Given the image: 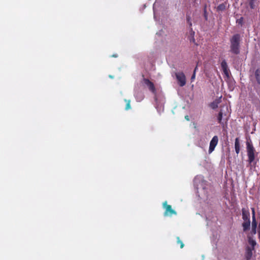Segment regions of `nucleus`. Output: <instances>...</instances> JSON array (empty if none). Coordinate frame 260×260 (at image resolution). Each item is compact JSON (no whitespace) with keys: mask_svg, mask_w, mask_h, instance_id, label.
I'll return each mask as SVG.
<instances>
[{"mask_svg":"<svg viewBox=\"0 0 260 260\" xmlns=\"http://www.w3.org/2000/svg\"><path fill=\"white\" fill-rule=\"evenodd\" d=\"M218 138L217 136H214L210 142L209 148V153H211L212 152L214 149L215 147L218 144Z\"/></svg>","mask_w":260,"mask_h":260,"instance_id":"obj_6","label":"nucleus"},{"mask_svg":"<svg viewBox=\"0 0 260 260\" xmlns=\"http://www.w3.org/2000/svg\"><path fill=\"white\" fill-rule=\"evenodd\" d=\"M211 107L213 109H216L218 107V103L215 102L212 103L211 104Z\"/></svg>","mask_w":260,"mask_h":260,"instance_id":"obj_21","label":"nucleus"},{"mask_svg":"<svg viewBox=\"0 0 260 260\" xmlns=\"http://www.w3.org/2000/svg\"><path fill=\"white\" fill-rule=\"evenodd\" d=\"M248 242H249V244L252 246V248L254 249V246L256 244V243L255 241L253 240L252 238L249 237L248 238Z\"/></svg>","mask_w":260,"mask_h":260,"instance_id":"obj_15","label":"nucleus"},{"mask_svg":"<svg viewBox=\"0 0 260 260\" xmlns=\"http://www.w3.org/2000/svg\"><path fill=\"white\" fill-rule=\"evenodd\" d=\"M252 210V223H251V233L252 234H256L257 228V221L255 218V209L254 208H251Z\"/></svg>","mask_w":260,"mask_h":260,"instance_id":"obj_5","label":"nucleus"},{"mask_svg":"<svg viewBox=\"0 0 260 260\" xmlns=\"http://www.w3.org/2000/svg\"><path fill=\"white\" fill-rule=\"evenodd\" d=\"M177 242L178 244H179L180 245L181 248H183L184 245L183 242L180 239V238L179 237H177Z\"/></svg>","mask_w":260,"mask_h":260,"instance_id":"obj_20","label":"nucleus"},{"mask_svg":"<svg viewBox=\"0 0 260 260\" xmlns=\"http://www.w3.org/2000/svg\"><path fill=\"white\" fill-rule=\"evenodd\" d=\"M143 81L145 84L148 87L149 89L153 93H154L156 90L154 84L148 79L144 78Z\"/></svg>","mask_w":260,"mask_h":260,"instance_id":"obj_7","label":"nucleus"},{"mask_svg":"<svg viewBox=\"0 0 260 260\" xmlns=\"http://www.w3.org/2000/svg\"><path fill=\"white\" fill-rule=\"evenodd\" d=\"M221 67L222 70L226 71V69H228V66L227 63L225 60L222 61L221 63Z\"/></svg>","mask_w":260,"mask_h":260,"instance_id":"obj_14","label":"nucleus"},{"mask_svg":"<svg viewBox=\"0 0 260 260\" xmlns=\"http://www.w3.org/2000/svg\"><path fill=\"white\" fill-rule=\"evenodd\" d=\"M256 80L258 84L260 85V69H257L254 73Z\"/></svg>","mask_w":260,"mask_h":260,"instance_id":"obj_11","label":"nucleus"},{"mask_svg":"<svg viewBox=\"0 0 260 260\" xmlns=\"http://www.w3.org/2000/svg\"><path fill=\"white\" fill-rule=\"evenodd\" d=\"M163 208L165 209L164 212V216H171L173 215H176L177 212L172 209L171 205H168L167 202L165 201L162 204Z\"/></svg>","mask_w":260,"mask_h":260,"instance_id":"obj_3","label":"nucleus"},{"mask_svg":"<svg viewBox=\"0 0 260 260\" xmlns=\"http://www.w3.org/2000/svg\"><path fill=\"white\" fill-rule=\"evenodd\" d=\"M117 54H113L112 56V57H117Z\"/></svg>","mask_w":260,"mask_h":260,"instance_id":"obj_26","label":"nucleus"},{"mask_svg":"<svg viewBox=\"0 0 260 260\" xmlns=\"http://www.w3.org/2000/svg\"><path fill=\"white\" fill-rule=\"evenodd\" d=\"M125 102L126 103V105L125 109L126 110H128L131 109V104H130L131 101H130V100H125Z\"/></svg>","mask_w":260,"mask_h":260,"instance_id":"obj_19","label":"nucleus"},{"mask_svg":"<svg viewBox=\"0 0 260 260\" xmlns=\"http://www.w3.org/2000/svg\"><path fill=\"white\" fill-rule=\"evenodd\" d=\"M186 20H187V23L188 24L189 27H190V29H191V31H192V29L191 27V26H192V23H191V17H190V16H189V15H187V16H186Z\"/></svg>","mask_w":260,"mask_h":260,"instance_id":"obj_17","label":"nucleus"},{"mask_svg":"<svg viewBox=\"0 0 260 260\" xmlns=\"http://www.w3.org/2000/svg\"><path fill=\"white\" fill-rule=\"evenodd\" d=\"M225 9V5L224 4H220L219 6H218L217 8V10L218 11H223Z\"/></svg>","mask_w":260,"mask_h":260,"instance_id":"obj_18","label":"nucleus"},{"mask_svg":"<svg viewBox=\"0 0 260 260\" xmlns=\"http://www.w3.org/2000/svg\"><path fill=\"white\" fill-rule=\"evenodd\" d=\"M230 51L236 55L240 53V35L238 34L233 35L230 39Z\"/></svg>","mask_w":260,"mask_h":260,"instance_id":"obj_2","label":"nucleus"},{"mask_svg":"<svg viewBox=\"0 0 260 260\" xmlns=\"http://www.w3.org/2000/svg\"><path fill=\"white\" fill-rule=\"evenodd\" d=\"M243 230L244 232H246L250 229V221H244L242 224Z\"/></svg>","mask_w":260,"mask_h":260,"instance_id":"obj_10","label":"nucleus"},{"mask_svg":"<svg viewBox=\"0 0 260 260\" xmlns=\"http://www.w3.org/2000/svg\"><path fill=\"white\" fill-rule=\"evenodd\" d=\"M242 216L244 221H250V213L248 209L244 208L242 209Z\"/></svg>","mask_w":260,"mask_h":260,"instance_id":"obj_8","label":"nucleus"},{"mask_svg":"<svg viewBox=\"0 0 260 260\" xmlns=\"http://www.w3.org/2000/svg\"><path fill=\"white\" fill-rule=\"evenodd\" d=\"M246 151L248 156V162L249 165H255L256 162L255 161V156L257 155V153L255 148H254L251 140L247 141L246 143Z\"/></svg>","mask_w":260,"mask_h":260,"instance_id":"obj_1","label":"nucleus"},{"mask_svg":"<svg viewBox=\"0 0 260 260\" xmlns=\"http://www.w3.org/2000/svg\"><path fill=\"white\" fill-rule=\"evenodd\" d=\"M235 149L237 154H238L240 151V145L239 138H236L235 141Z\"/></svg>","mask_w":260,"mask_h":260,"instance_id":"obj_9","label":"nucleus"},{"mask_svg":"<svg viewBox=\"0 0 260 260\" xmlns=\"http://www.w3.org/2000/svg\"><path fill=\"white\" fill-rule=\"evenodd\" d=\"M223 72L227 77H229V69H226V71L223 70Z\"/></svg>","mask_w":260,"mask_h":260,"instance_id":"obj_24","label":"nucleus"},{"mask_svg":"<svg viewBox=\"0 0 260 260\" xmlns=\"http://www.w3.org/2000/svg\"><path fill=\"white\" fill-rule=\"evenodd\" d=\"M237 23H238L239 24H240L241 25H242L243 23V18L241 17L240 18L237 19Z\"/></svg>","mask_w":260,"mask_h":260,"instance_id":"obj_22","label":"nucleus"},{"mask_svg":"<svg viewBox=\"0 0 260 260\" xmlns=\"http://www.w3.org/2000/svg\"><path fill=\"white\" fill-rule=\"evenodd\" d=\"M254 249H252L249 247H248L246 249V257L247 259H249L252 255V250Z\"/></svg>","mask_w":260,"mask_h":260,"instance_id":"obj_12","label":"nucleus"},{"mask_svg":"<svg viewBox=\"0 0 260 260\" xmlns=\"http://www.w3.org/2000/svg\"><path fill=\"white\" fill-rule=\"evenodd\" d=\"M197 69V67H196V68L194 69L193 73V74L191 76V80L192 81H193V80L195 79V77H196V72Z\"/></svg>","mask_w":260,"mask_h":260,"instance_id":"obj_23","label":"nucleus"},{"mask_svg":"<svg viewBox=\"0 0 260 260\" xmlns=\"http://www.w3.org/2000/svg\"><path fill=\"white\" fill-rule=\"evenodd\" d=\"M175 75L179 85L181 87L184 86L186 84V78L184 74L180 72L176 73Z\"/></svg>","mask_w":260,"mask_h":260,"instance_id":"obj_4","label":"nucleus"},{"mask_svg":"<svg viewBox=\"0 0 260 260\" xmlns=\"http://www.w3.org/2000/svg\"><path fill=\"white\" fill-rule=\"evenodd\" d=\"M223 116V113L222 110H220L218 113V115L217 116V120L219 123L220 124H223V122H222V119Z\"/></svg>","mask_w":260,"mask_h":260,"instance_id":"obj_13","label":"nucleus"},{"mask_svg":"<svg viewBox=\"0 0 260 260\" xmlns=\"http://www.w3.org/2000/svg\"><path fill=\"white\" fill-rule=\"evenodd\" d=\"M257 0H249V5L251 9H254L255 7V3H256Z\"/></svg>","mask_w":260,"mask_h":260,"instance_id":"obj_16","label":"nucleus"},{"mask_svg":"<svg viewBox=\"0 0 260 260\" xmlns=\"http://www.w3.org/2000/svg\"><path fill=\"white\" fill-rule=\"evenodd\" d=\"M185 118L187 120H189V117L188 116L186 115L185 116Z\"/></svg>","mask_w":260,"mask_h":260,"instance_id":"obj_25","label":"nucleus"}]
</instances>
